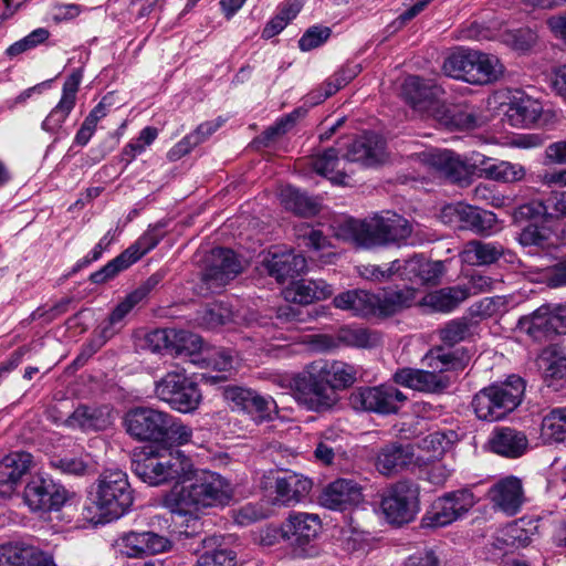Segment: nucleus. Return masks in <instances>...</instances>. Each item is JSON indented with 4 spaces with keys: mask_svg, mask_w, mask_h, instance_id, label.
<instances>
[{
    "mask_svg": "<svg viewBox=\"0 0 566 566\" xmlns=\"http://www.w3.org/2000/svg\"><path fill=\"white\" fill-rule=\"evenodd\" d=\"M132 470L150 486L175 482L163 496V505L195 523L203 510L223 505L232 496L228 480L216 472L196 469L191 458L177 449L139 455Z\"/></svg>",
    "mask_w": 566,
    "mask_h": 566,
    "instance_id": "nucleus-1",
    "label": "nucleus"
},
{
    "mask_svg": "<svg viewBox=\"0 0 566 566\" xmlns=\"http://www.w3.org/2000/svg\"><path fill=\"white\" fill-rule=\"evenodd\" d=\"M442 88L432 81L417 75L406 77L402 95L407 102L420 113L433 117L448 129H472L478 125V117L472 108L462 105H444L439 96Z\"/></svg>",
    "mask_w": 566,
    "mask_h": 566,
    "instance_id": "nucleus-2",
    "label": "nucleus"
},
{
    "mask_svg": "<svg viewBox=\"0 0 566 566\" xmlns=\"http://www.w3.org/2000/svg\"><path fill=\"white\" fill-rule=\"evenodd\" d=\"M333 230L336 238L363 248L400 244L406 242L412 231L409 221L396 213L376 216L370 220L342 218L334 223Z\"/></svg>",
    "mask_w": 566,
    "mask_h": 566,
    "instance_id": "nucleus-3",
    "label": "nucleus"
},
{
    "mask_svg": "<svg viewBox=\"0 0 566 566\" xmlns=\"http://www.w3.org/2000/svg\"><path fill=\"white\" fill-rule=\"evenodd\" d=\"M97 523H108L127 514L134 503V491L128 475L120 469L104 470L92 491Z\"/></svg>",
    "mask_w": 566,
    "mask_h": 566,
    "instance_id": "nucleus-4",
    "label": "nucleus"
},
{
    "mask_svg": "<svg viewBox=\"0 0 566 566\" xmlns=\"http://www.w3.org/2000/svg\"><path fill=\"white\" fill-rule=\"evenodd\" d=\"M524 391V380L511 376L505 382L491 385L476 392L472 407L480 420L499 421L520 406Z\"/></svg>",
    "mask_w": 566,
    "mask_h": 566,
    "instance_id": "nucleus-5",
    "label": "nucleus"
},
{
    "mask_svg": "<svg viewBox=\"0 0 566 566\" xmlns=\"http://www.w3.org/2000/svg\"><path fill=\"white\" fill-rule=\"evenodd\" d=\"M470 361L469 354L463 349L446 350L433 348L423 357V364L430 370H423L419 391L440 394L450 386L448 371L463 370Z\"/></svg>",
    "mask_w": 566,
    "mask_h": 566,
    "instance_id": "nucleus-6",
    "label": "nucleus"
},
{
    "mask_svg": "<svg viewBox=\"0 0 566 566\" xmlns=\"http://www.w3.org/2000/svg\"><path fill=\"white\" fill-rule=\"evenodd\" d=\"M155 394L172 409L189 413L195 411L202 399L198 385L187 377L185 370L168 371L156 382Z\"/></svg>",
    "mask_w": 566,
    "mask_h": 566,
    "instance_id": "nucleus-7",
    "label": "nucleus"
},
{
    "mask_svg": "<svg viewBox=\"0 0 566 566\" xmlns=\"http://www.w3.org/2000/svg\"><path fill=\"white\" fill-rule=\"evenodd\" d=\"M289 387L295 400L312 411H324L329 409L337 400L331 385L325 381L319 370L311 369L300 373L289 380Z\"/></svg>",
    "mask_w": 566,
    "mask_h": 566,
    "instance_id": "nucleus-8",
    "label": "nucleus"
},
{
    "mask_svg": "<svg viewBox=\"0 0 566 566\" xmlns=\"http://www.w3.org/2000/svg\"><path fill=\"white\" fill-rule=\"evenodd\" d=\"M388 523L403 525L415 520L419 512V490L407 481H399L388 488L380 502Z\"/></svg>",
    "mask_w": 566,
    "mask_h": 566,
    "instance_id": "nucleus-9",
    "label": "nucleus"
},
{
    "mask_svg": "<svg viewBox=\"0 0 566 566\" xmlns=\"http://www.w3.org/2000/svg\"><path fill=\"white\" fill-rule=\"evenodd\" d=\"M475 504L473 493L461 489L438 497L422 517L424 527H443L467 514Z\"/></svg>",
    "mask_w": 566,
    "mask_h": 566,
    "instance_id": "nucleus-10",
    "label": "nucleus"
},
{
    "mask_svg": "<svg viewBox=\"0 0 566 566\" xmlns=\"http://www.w3.org/2000/svg\"><path fill=\"white\" fill-rule=\"evenodd\" d=\"M322 523L316 514L296 512L282 524L283 539L294 547L297 556L307 558L315 555L311 545L321 532Z\"/></svg>",
    "mask_w": 566,
    "mask_h": 566,
    "instance_id": "nucleus-11",
    "label": "nucleus"
},
{
    "mask_svg": "<svg viewBox=\"0 0 566 566\" xmlns=\"http://www.w3.org/2000/svg\"><path fill=\"white\" fill-rule=\"evenodd\" d=\"M161 240V233L157 228L148 229L137 241L129 245L119 255L107 262L102 269L91 274L90 280L94 284H103L115 277L119 272L128 269L153 250Z\"/></svg>",
    "mask_w": 566,
    "mask_h": 566,
    "instance_id": "nucleus-12",
    "label": "nucleus"
},
{
    "mask_svg": "<svg viewBox=\"0 0 566 566\" xmlns=\"http://www.w3.org/2000/svg\"><path fill=\"white\" fill-rule=\"evenodd\" d=\"M82 78V69L78 67L71 72L63 84L62 96L59 103L42 122V129L49 134L55 135L54 142H57L62 136L69 135V133L63 128V124L75 107L76 96Z\"/></svg>",
    "mask_w": 566,
    "mask_h": 566,
    "instance_id": "nucleus-13",
    "label": "nucleus"
},
{
    "mask_svg": "<svg viewBox=\"0 0 566 566\" xmlns=\"http://www.w3.org/2000/svg\"><path fill=\"white\" fill-rule=\"evenodd\" d=\"M23 499L33 512H52L64 505L67 492L51 478L33 476L24 488Z\"/></svg>",
    "mask_w": 566,
    "mask_h": 566,
    "instance_id": "nucleus-14",
    "label": "nucleus"
},
{
    "mask_svg": "<svg viewBox=\"0 0 566 566\" xmlns=\"http://www.w3.org/2000/svg\"><path fill=\"white\" fill-rule=\"evenodd\" d=\"M124 424L133 439L159 442L167 424V412L149 407H136L125 415Z\"/></svg>",
    "mask_w": 566,
    "mask_h": 566,
    "instance_id": "nucleus-15",
    "label": "nucleus"
},
{
    "mask_svg": "<svg viewBox=\"0 0 566 566\" xmlns=\"http://www.w3.org/2000/svg\"><path fill=\"white\" fill-rule=\"evenodd\" d=\"M242 269L241 260L232 250L216 248L210 252L202 281L210 292L217 293L233 280Z\"/></svg>",
    "mask_w": 566,
    "mask_h": 566,
    "instance_id": "nucleus-16",
    "label": "nucleus"
},
{
    "mask_svg": "<svg viewBox=\"0 0 566 566\" xmlns=\"http://www.w3.org/2000/svg\"><path fill=\"white\" fill-rule=\"evenodd\" d=\"M406 400L405 394L391 385L360 388L353 396L356 408L380 415L398 412Z\"/></svg>",
    "mask_w": 566,
    "mask_h": 566,
    "instance_id": "nucleus-17",
    "label": "nucleus"
},
{
    "mask_svg": "<svg viewBox=\"0 0 566 566\" xmlns=\"http://www.w3.org/2000/svg\"><path fill=\"white\" fill-rule=\"evenodd\" d=\"M409 156L451 181H460L468 174L467 165L461 157L448 149L426 147Z\"/></svg>",
    "mask_w": 566,
    "mask_h": 566,
    "instance_id": "nucleus-18",
    "label": "nucleus"
},
{
    "mask_svg": "<svg viewBox=\"0 0 566 566\" xmlns=\"http://www.w3.org/2000/svg\"><path fill=\"white\" fill-rule=\"evenodd\" d=\"M224 397L233 410L243 411L255 421L270 420L276 412V402L272 397L260 395L250 388L229 387L224 390Z\"/></svg>",
    "mask_w": 566,
    "mask_h": 566,
    "instance_id": "nucleus-19",
    "label": "nucleus"
},
{
    "mask_svg": "<svg viewBox=\"0 0 566 566\" xmlns=\"http://www.w3.org/2000/svg\"><path fill=\"white\" fill-rule=\"evenodd\" d=\"M117 551L129 558H143L147 555L165 553L170 549L171 542L154 532H126L115 542Z\"/></svg>",
    "mask_w": 566,
    "mask_h": 566,
    "instance_id": "nucleus-20",
    "label": "nucleus"
},
{
    "mask_svg": "<svg viewBox=\"0 0 566 566\" xmlns=\"http://www.w3.org/2000/svg\"><path fill=\"white\" fill-rule=\"evenodd\" d=\"M516 328L536 342L563 334L556 304L542 305L530 315L520 317Z\"/></svg>",
    "mask_w": 566,
    "mask_h": 566,
    "instance_id": "nucleus-21",
    "label": "nucleus"
},
{
    "mask_svg": "<svg viewBox=\"0 0 566 566\" xmlns=\"http://www.w3.org/2000/svg\"><path fill=\"white\" fill-rule=\"evenodd\" d=\"M32 454L25 451H15L0 460V495L11 497L32 465Z\"/></svg>",
    "mask_w": 566,
    "mask_h": 566,
    "instance_id": "nucleus-22",
    "label": "nucleus"
},
{
    "mask_svg": "<svg viewBox=\"0 0 566 566\" xmlns=\"http://www.w3.org/2000/svg\"><path fill=\"white\" fill-rule=\"evenodd\" d=\"M386 158V142L376 133H365L353 140L344 154V159L366 167L376 166Z\"/></svg>",
    "mask_w": 566,
    "mask_h": 566,
    "instance_id": "nucleus-23",
    "label": "nucleus"
},
{
    "mask_svg": "<svg viewBox=\"0 0 566 566\" xmlns=\"http://www.w3.org/2000/svg\"><path fill=\"white\" fill-rule=\"evenodd\" d=\"M361 488L352 479H337L324 488L319 503L334 511H345L361 500Z\"/></svg>",
    "mask_w": 566,
    "mask_h": 566,
    "instance_id": "nucleus-24",
    "label": "nucleus"
},
{
    "mask_svg": "<svg viewBox=\"0 0 566 566\" xmlns=\"http://www.w3.org/2000/svg\"><path fill=\"white\" fill-rule=\"evenodd\" d=\"M333 303L336 308L349 311L357 316H382L381 294L352 290L336 295Z\"/></svg>",
    "mask_w": 566,
    "mask_h": 566,
    "instance_id": "nucleus-25",
    "label": "nucleus"
},
{
    "mask_svg": "<svg viewBox=\"0 0 566 566\" xmlns=\"http://www.w3.org/2000/svg\"><path fill=\"white\" fill-rule=\"evenodd\" d=\"M489 494L494 506L510 516L517 514L524 503L522 481L515 476L501 479Z\"/></svg>",
    "mask_w": 566,
    "mask_h": 566,
    "instance_id": "nucleus-26",
    "label": "nucleus"
},
{
    "mask_svg": "<svg viewBox=\"0 0 566 566\" xmlns=\"http://www.w3.org/2000/svg\"><path fill=\"white\" fill-rule=\"evenodd\" d=\"M0 566H55L52 556L33 546H0Z\"/></svg>",
    "mask_w": 566,
    "mask_h": 566,
    "instance_id": "nucleus-27",
    "label": "nucleus"
},
{
    "mask_svg": "<svg viewBox=\"0 0 566 566\" xmlns=\"http://www.w3.org/2000/svg\"><path fill=\"white\" fill-rule=\"evenodd\" d=\"M543 107L531 96L516 92L507 105L505 117L513 127H528L541 117Z\"/></svg>",
    "mask_w": 566,
    "mask_h": 566,
    "instance_id": "nucleus-28",
    "label": "nucleus"
},
{
    "mask_svg": "<svg viewBox=\"0 0 566 566\" xmlns=\"http://www.w3.org/2000/svg\"><path fill=\"white\" fill-rule=\"evenodd\" d=\"M527 447L526 434L510 427L494 429L490 438L491 450L505 458H520L526 452Z\"/></svg>",
    "mask_w": 566,
    "mask_h": 566,
    "instance_id": "nucleus-29",
    "label": "nucleus"
},
{
    "mask_svg": "<svg viewBox=\"0 0 566 566\" xmlns=\"http://www.w3.org/2000/svg\"><path fill=\"white\" fill-rule=\"evenodd\" d=\"M312 481L294 472H285L275 479L274 504L292 505L301 502L311 491Z\"/></svg>",
    "mask_w": 566,
    "mask_h": 566,
    "instance_id": "nucleus-30",
    "label": "nucleus"
},
{
    "mask_svg": "<svg viewBox=\"0 0 566 566\" xmlns=\"http://www.w3.org/2000/svg\"><path fill=\"white\" fill-rule=\"evenodd\" d=\"M264 266L279 283H285L306 270V259L293 252L272 253L264 260Z\"/></svg>",
    "mask_w": 566,
    "mask_h": 566,
    "instance_id": "nucleus-31",
    "label": "nucleus"
},
{
    "mask_svg": "<svg viewBox=\"0 0 566 566\" xmlns=\"http://www.w3.org/2000/svg\"><path fill=\"white\" fill-rule=\"evenodd\" d=\"M313 370H319L334 392L350 387L356 381L358 373L356 366L340 360L314 361Z\"/></svg>",
    "mask_w": 566,
    "mask_h": 566,
    "instance_id": "nucleus-32",
    "label": "nucleus"
},
{
    "mask_svg": "<svg viewBox=\"0 0 566 566\" xmlns=\"http://www.w3.org/2000/svg\"><path fill=\"white\" fill-rule=\"evenodd\" d=\"M504 253V248L499 242L481 240L468 241L460 252V259L469 265H490L495 263Z\"/></svg>",
    "mask_w": 566,
    "mask_h": 566,
    "instance_id": "nucleus-33",
    "label": "nucleus"
},
{
    "mask_svg": "<svg viewBox=\"0 0 566 566\" xmlns=\"http://www.w3.org/2000/svg\"><path fill=\"white\" fill-rule=\"evenodd\" d=\"M472 63L473 70L469 75L470 84H489L499 80L504 72V66L500 62L499 57L484 53L481 51L472 50Z\"/></svg>",
    "mask_w": 566,
    "mask_h": 566,
    "instance_id": "nucleus-34",
    "label": "nucleus"
},
{
    "mask_svg": "<svg viewBox=\"0 0 566 566\" xmlns=\"http://www.w3.org/2000/svg\"><path fill=\"white\" fill-rule=\"evenodd\" d=\"M413 452L409 444H390L380 450L376 460L377 470L384 475H391L412 462Z\"/></svg>",
    "mask_w": 566,
    "mask_h": 566,
    "instance_id": "nucleus-35",
    "label": "nucleus"
},
{
    "mask_svg": "<svg viewBox=\"0 0 566 566\" xmlns=\"http://www.w3.org/2000/svg\"><path fill=\"white\" fill-rule=\"evenodd\" d=\"M333 292V286L324 280H301L292 283L286 297H291L294 303L310 304L332 296Z\"/></svg>",
    "mask_w": 566,
    "mask_h": 566,
    "instance_id": "nucleus-36",
    "label": "nucleus"
},
{
    "mask_svg": "<svg viewBox=\"0 0 566 566\" xmlns=\"http://www.w3.org/2000/svg\"><path fill=\"white\" fill-rule=\"evenodd\" d=\"M342 160L338 157V150L331 147L323 153L316 154L311 159V166L314 171L335 185H345L348 178L344 168H340Z\"/></svg>",
    "mask_w": 566,
    "mask_h": 566,
    "instance_id": "nucleus-37",
    "label": "nucleus"
},
{
    "mask_svg": "<svg viewBox=\"0 0 566 566\" xmlns=\"http://www.w3.org/2000/svg\"><path fill=\"white\" fill-rule=\"evenodd\" d=\"M496 226L497 218L493 212L468 205L462 230H470L480 235H491L496 232Z\"/></svg>",
    "mask_w": 566,
    "mask_h": 566,
    "instance_id": "nucleus-38",
    "label": "nucleus"
},
{
    "mask_svg": "<svg viewBox=\"0 0 566 566\" xmlns=\"http://www.w3.org/2000/svg\"><path fill=\"white\" fill-rule=\"evenodd\" d=\"M464 300H467V292L460 285L431 292L423 298L426 305L446 313L454 310Z\"/></svg>",
    "mask_w": 566,
    "mask_h": 566,
    "instance_id": "nucleus-39",
    "label": "nucleus"
},
{
    "mask_svg": "<svg viewBox=\"0 0 566 566\" xmlns=\"http://www.w3.org/2000/svg\"><path fill=\"white\" fill-rule=\"evenodd\" d=\"M416 301V289H387L381 294L382 316H390L405 307L411 306Z\"/></svg>",
    "mask_w": 566,
    "mask_h": 566,
    "instance_id": "nucleus-40",
    "label": "nucleus"
},
{
    "mask_svg": "<svg viewBox=\"0 0 566 566\" xmlns=\"http://www.w3.org/2000/svg\"><path fill=\"white\" fill-rule=\"evenodd\" d=\"M139 303L140 301L133 293L126 295V297L115 306L108 318L101 324L102 335L113 337L117 334L125 325V317Z\"/></svg>",
    "mask_w": 566,
    "mask_h": 566,
    "instance_id": "nucleus-41",
    "label": "nucleus"
},
{
    "mask_svg": "<svg viewBox=\"0 0 566 566\" xmlns=\"http://www.w3.org/2000/svg\"><path fill=\"white\" fill-rule=\"evenodd\" d=\"M541 436L547 442L566 440V407L555 408L543 418Z\"/></svg>",
    "mask_w": 566,
    "mask_h": 566,
    "instance_id": "nucleus-42",
    "label": "nucleus"
},
{
    "mask_svg": "<svg viewBox=\"0 0 566 566\" xmlns=\"http://www.w3.org/2000/svg\"><path fill=\"white\" fill-rule=\"evenodd\" d=\"M472 50H458L451 53L443 62L442 70L447 76L469 83L472 73Z\"/></svg>",
    "mask_w": 566,
    "mask_h": 566,
    "instance_id": "nucleus-43",
    "label": "nucleus"
},
{
    "mask_svg": "<svg viewBox=\"0 0 566 566\" xmlns=\"http://www.w3.org/2000/svg\"><path fill=\"white\" fill-rule=\"evenodd\" d=\"M280 201L286 210L296 214L307 216L316 212L315 202L304 192L292 186H285L280 190Z\"/></svg>",
    "mask_w": 566,
    "mask_h": 566,
    "instance_id": "nucleus-44",
    "label": "nucleus"
},
{
    "mask_svg": "<svg viewBox=\"0 0 566 566\" xmlns=\"http://www.w3.org/2000/svg\"><path fill=\"white\" fill-rule=\"evenodd\" d=\"M458 440L453 430H437L430 432L420 442V448L429 453V459L440 458Z\"/></svg>",
    "mask_w": 566,
    "mask_h": 566,
    "instance_id": "nucleus-45",
    "label": "nucleus"
},
{
    "mask_svg": "<svg viewBox=\"0 0 566 566\" xmlns=\"http://www.w3.org/2000/svg\"><path fill=\"white\" fill-rule=\"evenodd\" d=\"M203 350L202 338L188 331L176 329V338L172 343V356H185L193 364V358H199Z\"/></svg>",
    "mask_w": 566,
    "mask_h": 566,
    "instance_id": "nucleus-46",
    "label": "nucleus"
},
{
    "mask_svg": "<svg viewBox=\"0 0 566 566\" xmlns=\"http://www.w3.org/2000/svg\"><path fill=\"white\" fill-rule=\"evenodd\" d=\"M526 521L524 518L509 523L500 530L497 541L505 546L511 547H525L531 543L533 532L526 528Z\"/></svg>",
    "mask_w": 566,
    "mask_h": 566,
    "instance_id": "nucleus-47",
    "label": "nucleus"
},
{
    "mask_svg": "<svg viewBox=\"0 0 566 566\" xmlns=\"http://www.w3.org/2000/svg\"><path fill=\"white\" fill-rule=\"evenodd\" d=\"M523 213L534 217L541 214H549L555 218L566 217V191L553 192L547 199L546 205L531 203L523 208Z\"/></svg>",
    "mask_w": 566,
    "mask_h": 566,
    "instance_id": "nucleus-48",
    "label": "nucleus"
},
{
    "mask_svg": "<svg viewBox=\"0 0 566 566\" xmlns=\"http://www.w3.org/2000/svg\"><path fill=\"white\" fill-rule=\"evenodd\" d=\"M192 428L180 420L174 419L167 413V424L163 430V439L159 442L174 447L185 446L191 442Z\"/></svg>",
    "mask_w": 566,
    "mask_h": 566,
    "instance_id": "nucleus-49",
    "label": "nucleus"
},
{
    "mask_svg": "<svg viewBox=\"0 0 566 566\" xmlns=\"http://www.w3.org/2000/svg\"><path fill=\"white\" fill-rule=\"evenodd\" d=\"M104 422L97 409L87 406H80L66 419L69 427L82 430H99L104 427Z\"/></svg>",
    "mask_w": 566,
    "mask_h": 566,
    "instance_id": "nucleus-50",
    "label": "nucleus"
},
{
    "mask_svg": "<svg viewBox=\"0 0 566 566\" xmlns=\"http://www.w3.org/2000/svg\"><path fill=\"white\" fill-rule=\"evenodd\" d=\"M193 364L218 371H229L233 368V355L228 349H203Z\"/></svg>",
    "mask_w": 566,
    "mask_h": 566,
    "instance_id": "nucleus-51",
    "label": "nucleus"
},
{
    "mask_svg": "<svg viewBox=\"0 0 566 566\" xmlns=\"http://www.w3.org/2000/svg\"><path fill=\"white\" fill-rule=\"evenodd\" d=\"M158 136L155 127L147 126L143 128L137 138L130 140L122 150V161L129 165L138 155H142Z\"/></svg>",
    "mask_w": 566,
    "mask_h": 566,
    "instance_id": "nucleus-52",
    "label": "nucleus"
},
{
    "mask_svg": "<svg viewBox=\"0 0 566 566\" xmlns=\"http://www.w3.org/2000/svg\"><path fill=\"white\" fill-rule=\"evenodd\" d=\"M472 323L462 317L452 319L440 331V338L444 344L454 345L472 336Z\"/></svg>",
    "mask_w": 566,
    "mask_h": 566,
    "instance_id": "nucleus-53",
    "label": "nucleus"
},
{
    "mask_svg": "<svg viewBox=\"0 0 566 566\" xmlns=\"http://www.w3.org/2000/svg\"><path fill=\"white\" fill-rule=\"evenodd\" d=\"M338 339L346 346L370 348L377 343V337L364 327L347 326L339 331Z\"/></svg>",
    "mask_w": 566,
    "mask_h": 566,
    "instance_id": "nucleus-54",
    "label": "nucleus"
},
{
    "mask_svg": "<svg viewBox=\"0 0 566 566\" xmlns=\"http://www.w3.org/2000/svg\"><path fill=\"white\" fill-rule=\"evenodd\" d=\"M49 36L50 32L48 29L38 28L24 38L8 46L4 53L9 59L17 57L24 52L35 49L36 46L45 42L49 39Z\"/></svg>",
    "mask_w": 566,
    "mask_h": 566,
    "instance_id": "nucleus-55",
    "label": "nucleus"
},
{
    "mask_svg": "<svg viewBox=\"0 0 566 566\" xmlns=\"http://www.w3.org/2000/svg\"><path fill=\"white\" fill-rule=\"evenodd\" d=\"M488 176L494 180L514 182L524 178L525 169L520 164L499 161L485 168Z\"/></svg>",
    "mask_w": 566,
    "mask_h": 566,
    "instance_id": "nucleus-56",
    "label": "nucleus"
},
{
    "mask_svg": "<svg viewBox=\"0 0 566 566\" xmlns=\"http://www.w3.org/2000/svg\"><path fill=\"white\" fill-rule=\"evenodd\" d=\"M518 242L528 248H548L551 242V231L545 227L528 224L518 234Z\"/></svg>",
    "mask_w": 566,
    "mask_h": 566,
    "instance_id": "nucleus-57",
    "label": "nucleus"
},
{
    "mask_svg": "<svg viewBox=\"0 0 566 566\" xmlns=\"http://www.w3.org/2000/svg\"><path fill=\"white\" fill-rule=\"evenodd\" d=\"M229 322H234V314L223 303L209 305L201 315V324L209 329H213Z\"/></svg>",
    "mask_w": 566,
    "mask_h": 566,
    "instance_id": "nucleus-58",
    "label": "nucleus"
},
{
    "mask_svg": "<svg viewBox=\"0 0 566 566\" xmlns=\"http://www.w3.org/2000/svg\"><path fill=\"white\" fill-rule=\"evenodd\" d=\"M175 338L176 328H158L146 335V343L154 353L172 355V343Z\"/></svg>",
    "mask_w": 566,
    "mask_h": 566,
    "instance_id": "nucleus-59",
    "label": "nucleus"
},
{
    "mask_svg": "<svg viewBox=\"0 0 566 566\" xmlns=\"http://www.w3.org/2000/svg\"><path fill=\"white\" fill-rule=\"evenodd\" d=\"M398 266V262H391L385 265L366 264L357 266V273L360 277L367 281L381 283L391 280V277L395 276Z\"/></svg>",
    "mask_w": 566,
    "mask_h": 566,
    "instance_id": "nucleus-60",
    "label": "nucleus"
},
{
    "mask_svg": "<svg viewBox=\"0 0 566 566\" xmlns=\"http://www.w3.org/2000/svg\"><path fill=\"white\" fill-rule=\"evenodd\" d=\"M507 310V300L505 296L484 297L471 306L473 315L481 317H491L504 313Z\"/></svg>",
    "mask_w": 566,
    "mask_h": 566,
    "instance_id": "nucleus-61",
    "label": "nucleus"
},
{
    "mask_svg": "<svg viewBox=\"0 0 566 566\" xmlns=\"http://www.w3.org/2000/svg\"><path fill=\"white\" fill-rule=\"evenodd\" d=\"M329 36L331 29L328 27H311L298 40V48L304 52L311 51L325 43Z\"/></svg>",
    "mask_w": 566,
    "mask_h": 566,
    "instance_id": "nucleus-62",
    "label": "nucleus"
},
{
    "mask_svg": "<svg viewBox=\"0 0 566 566\" xmlns=\"http://www.w3.org/2000/svg\"><path fill=\"white\" fill-rule=\"evenodd\" d=\"M235 554L227 548L203 553L196 566H234Z\"/></svg>",
    "mask_w": 566,
    "mask_h": 566,
    "instance_id": "nucleus-63",
    "label": "nucleus"
},
{
    "mask_svg": "<svg viewBox=\"0 0 566 566\" xmlns=\"http://www.w3.org/2000/svg\"><path fill=\"white\" fill-rule=\"evenodd\" d=\"M268 516L263 505L258 503H247L234 512V521L237 524L245 526Z\"/></svg>",
    "mask_w": 566,
    "mask_h": 566,
    "instance_id": "nucleus-64",
    "label": "nucleus"
}]
</instances>
